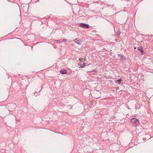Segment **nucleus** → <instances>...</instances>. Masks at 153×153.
Wrapping results in <instances>:
<instances>
[{"instance_id": "obj_1", "label": "nucleus", "mask_w": 153, "mask_h": 153, "mask_svg": "<svg viewBox=\"0 0 153 153\" xmlns=\"http://www.w3.org/2000/svg\"><path fill=\"white\" fill-rule=\"evenodd\" d=\"M131 123L134 126H135L139 123V121L137 118H134L131 119Z\"/></svg>"}, {"instance_id": "obj_2", "label": "nucleus", "mask_w": 153, "mask_h": 153, "mask_svg": "<svg viewBox=\"0 0 153 153\" xmlns=\"http://www.w3.org/2000/svg\"><path fill=\"white\" fill-rule=\"evenodd\" d=\"M79 26L81 27L86 29H88L89 28V25L83 23H80Z\"/></svg>"}, {"instance_id": "obj_3", "label": "nucleus", "mask_w": 153, "mask_h": 153, "mask_svg": "<svg viewBox=\"0 0 153 153\" xmlns=\"http://www.w3.org/2000/svg\"><path fill=\"white\" fill-rule=\"evenodd\" d=\"M74 41V42L76 43L78 45H81L82 44L83 42L81 40H77V39H75Z\"/></svg>"}, {"instance_id": "obj_4", "label": "nucleus", "mask_w": 153, "mask_h": 153, "mask_svg": "<svg viewBox=\"0 0 153 153\" xmlns=\"http://www.w3.org/2000/svg\"><path fill=\"white\" fill-rule=\"evenodd\" d=\"M137 50L138 51H140L142 55H143L145 53L142 46H140L139 47L137 48Z\"/></svg>"}, {"instance_id": "obj_5", "label": "nucleus", "mask_w": 153, "mask_h": 153, "mask_svg": "<svg viewBox=\"0 0 153 153\" xmlns=\"http://www.w3.org/2000/svg\"><path fill=\"white\" fill-rule=\"evenodd\" d=\"M60 72L61 74H64L67 73V71L65 70H61Z\"/></svg>"}, {"instance_id": "obj_6", "label": "nucleus", "mask_w": 153, "mask_h": 153, "mask_svg": "<svg viewBox=\"0 0 153 153\" xmlns=\"http://www.w3.org/2000/svg\"><path fill=\"white\" fill-rule=\"evenodd\" d=\"M121 81H122V79L121 78H120L118 80H116L115 82L117 83H118V84H120V82Z\"/></svg>"}, {"instance_id": "obj_7", "label": "nucleus", "mask_w": 153, "mask_h": 153, "mask_svg": "<svg viewBox=\"0 0 153 153\" xmlns=\"http://www.w3.org/2000/svg\"><path fill=\"white\" fill-rule=\"evenodd\" d=\"M85 66V63H84L83 64H82V65H81L79 67V68H83Z\"/></svg>"}, {"instance_id": "obj_8", "label": "nucleus", "mask_w": 153, "mask_h": 153, "mask_svg": "<svg viewBox=\"0 0 153 153\" xmlns=\"http://www.w3.org/2000/svg\"><path fill=\"white\" fill-rule=\"evenodd\" d=\"M66 40V39H64L62 40V42H65Z\"/></svg>"}, {"instance_id": "obj_9", "label": "nucleus", "mask_w": 153, "mask_h": 153, "mask_svg": "<svg viewBox=\"0 0 153 153\" xmlns=\"http://www.w3.org/2000/svg\"><path fill=\"white\" fill-rule=\"evenodd\" d=\"M121 57H122V58L123 59V57H124V56H123V55H122L121 56Z\"/></svg>"}, {"instance_id": "obj_10", "label": "nucleus", "mask_w": 153, "mask_h": 153, "mask_svg": "<svg viewBox=\"0 0 153 153\" xmlns=\"http://www.w3.org/2000/svg\"><path fill=\"white\" fill-rule=\"evenodd\" d=\"M8 78H9V76H8Z\"/></svg>"}, {"instance_id": "obj_11", "label": "nucleus", "mask_w": 153, "mask_h": 153, "mask_svg": "<svg viewBox=\"0 0 153 153\" xmlns=\"http://www.w3.org/2000/svg\"><path fill=\"white\" fill-rule=\"evenodd\" d=\"M118 35H120V34H119V33H118Z\"/></svg>"}, {"instance_id": "obj_12", "label": "nucleus", "mask_w": 153, "mask_h": 153, "mask_svg": "<svg viewBox=\"0 0 153 153\" xmlns=\"http://www.w3.org/2000/svg\"><path fill=\"white\" fill-rule=\"evenodd\" d=\"M118 35H120V34H119V33H118Z\"/></svg>"}]
</instances>
